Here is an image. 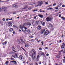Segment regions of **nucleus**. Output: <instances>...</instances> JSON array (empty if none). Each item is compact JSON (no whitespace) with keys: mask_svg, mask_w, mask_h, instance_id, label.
<instances>
[{"mask_svg":"<svg viewBox=\"0 0 65 65\" xmlns=\"http://www.w3.org/2000/svg\"><path fill=\"white\" fill-rule=\"evenodd\" d=\"M29 56L31 57H32L34 60H35L36 59V51L34 49H32L31 50V52H30L29 54Z\"/></svg>","mask_w":65,"mask_h":65,"instance_id":"obj_1","label":"nucleus"},{"mask_svg":"<svg viewBox=\"0 0 65 65\" xmlns=\"http://www.w3.org/2000/svg\"><path fill=\"white\" fill-rule=\"evenodd\" d=\"M26 27L27 26L23 25V24L22 25V26L20 25V29L24 33H25V32H26V30L28 28H27Z\"/></svg>","mask_w":65,"mask_h":65,"instance_id":"obj_2","label":"nucleus"},{"mask_svg":"<svg viewBox=\"0 0 65 65\" xmlns=\"http://www.w3.org/2000/svg\"><path fill=\"white\" fill-rule=\"evenodd\" d=\"M46 20L47 22H49L52 20V18L50 17H47L46 18Z\"/></svg>","mask_w":65,"mask_h":65,"instance_id":"obj_3","label":"nucleus"},{"mask_svg":"<svg viewBox=\"0 0 65 65\" xmlns=\"http://www.w3.org/2000/svg\"><path fill=\"white\" fill-rule=\"evenodd\" d=\"M38 2L39 6H41L43 3V2L41 1H38Z\"/></svg>","mask_w":65,"mask_h":65,"instance_id":"obj_4","label":"nucleus"},{"mask_svg":"<svg viewBox=\"0 0 65 65\" xmlns=\"http://www.w3.org/2000/svg\"><path fill=\"white\" fill-rule=\"evenodd\" d=\"M31 25V24L29 23V22H27V23H25L24 24H23V26L27 27V25L30 26Z\"/></svg>","mask_w":65,"mask_h":65,"instance_id":"obj_5","label":"nucleus"},{"mask_svg":"<svg viewBox=\"0 0 65 65\" xmlns=\"http://www.w3.org/2000/svg\"><path fill=\"white\" fill-rule=\"evenodd\" d=\"M50 33V32L48 31L47 30L44 33V35H48V34Z\"/></svg>","mask_w":65,"mask_h":65,"instance_id":"obj_6","label":"nucleus"},{"mask_svg":"<svg viewBox=\"0 0 65 65\" xmlns=\"http://www.w3.org/2000/svg\"><path fill=\"white\" fill-rule=\"evenodd\" d=\"M45 29H43L41 31V34H43L44 32H45Z\"/></svg>","mask_w":65,"mask_h":65,"instance_id":"obj_7","label":"nucleus"},{"mask_svg":"<svg viewBox=\"0 0 65 65\" xmlns=\"http://www.w3.org/2000/svg\"><path fill=\"white\" fill-rule=\"evenodd\" d=\"M8 25L9 26H12V23L11 22H10L9 23Z\"/></svg>","mask_w":65,"mask_h":65,"instance_id":"obj_8","label":"nucleus"},{"mask_svg":"<svg viewBox=\"0 0 65 65\" xmlns=\"http://www.w3.org/2000/svg\"><path fill=\"white\" fill-rule=\"evenodd\" d=\"M6 10H7V8L6 7H5L4 8V11H5V12H6Z\"/></svg>","mask_w":65,"mask_h":65,"instance_id":"obj_9","label":"nucleus"},{"mask_svg":"<svg viewBox=\"0 0 65 65\" xmlns=\"http://www.w3.org/2000/svg\"><path fill=\"white\" fill-rule=\"evenodd\" d=\"M24 44H25V46L26 47H27V46H29V45L28 44H27V43H24Z\"/></svg>","mask_w":65,"mask_h":65,"instance_id":"obj_10","label":"nucleus"},{"mask_svg":"<svg viewBox=\"0 0 65 65\" xmlns=\"http://www.w3.org/2000/svg\"><path fill=\"white\" fill-rule=\"evenodd\" d=\"M26 31L27 33H30V30L29 29H27L26 30Z\"/></svg>","mask_w":65,"mask_h":65,"instance_id":"obj_11","label":"nucleus"},{"mask_svg":"<svg viewBox=\"0 0 65 65\" xmlns=\"http://www.w3.org/2000/svg\"><path fill=\"white\" fill-rule=\"evenodd\" d=\"M38 16H39V17H40V18H42L43 17V16L42 15H38Z\"/></svg>","mask_w":65,"mask_h":65,"instance_id":"obj_12","label":"nucleus"},{"mask_svg":"<svg viewBox=\"0 0 65 65\" xmlns=\"http://www.w3.org/2000/svg\"><path fill=\"white\" fill-rule=\"evenodd\" d=\"M41 26H39L38 27V30H40L41 28Z\"/></svg>","mask_w":65,"mask_h":65,"instance_id":"obj_13","label":"nucleus"},{"mask_svg":"<svg viewBox=\"0 0 65 65\" xmlns=\"http://www.w3.org/2000/svg\"><path fill=\"white\" fill-rule=\"evenodd\" d=\"M39 21L41 23V24H42V22H43V21L41 19L39 20Z\"/></svg>","mask_w":65,"mask_h":65,"instance_id":"obj_14","label":"nucleus"},{"mask_svg":"<svg viewBox=\"0 0 65 65\" xmlns=\"http://www.w3.org/2000/svg\"><path fill=\"white\" fill-rule=\"evenodd\" d=\"M9 31L11 32H12V31H13V29L12 28H11L9 29Z\"/></svg>","mask_w":65,"mask_h":65,"instance_id":"obj_15","label":"nucleus"},{"mask_svg":"<svg viewBox=\"0 0 65 65\" xmlns=\"http://www.w3.org/2000/svg\"><path fill=\"white\" fill-rule=\"evenodd\" d=\"M7 43V42L6 41H5L4 43H2V44L3 45H5Z\"/></svg>","mask_w":65,"mask_h":65,"instance_id":"obj_16","label":"nucleus"},{"mask_svg":"<svg viewBox=\"0 0 65 65\" xmlns=\"http://www.w3.org/2000/svg\"><path fill=\"white\" fill-rule=\"evenodd\" d=\"M23 58H24L23 57V56H22L20 58V60H21V61H23L24 59H23Z\"/></svg>","mask_w":65,"mask_h":65,"instance_id":"obj_17","label":"nucleus"},{"mask_svg":"<svg viewBox=\"0 0 65 65\" xmlns=\"http://www.w3.org/2000/svg\"><path fill=\"white\" fill-rule=\"evenodd\" d=\"M53 25L51 23H49L48 26L49 27H51Z\"/></svg>","mask_w":65,"mask_h":65,"instance_id":"obj_18","label":"nucleus"},{"mask_svg":"<svg viewBox=\"0 0 65 65\" xmlns=\"http://www.w3.org/2000/svg\"><path fill=\"white\" fill-rule=\"evenodd\" d=\"M51 27V29H52V30H54V26H53L52 25Z\"/></svg>","mask_w":65,"mask_h":65,"instance_id":"obj_19","label":"nucleus"},{"mask_svg":"<svg viewBox=\"0 0 65 65\" xmlns=\"http://www.w3.org/2000/svg\"><path fill=\"white\" fill-rule=\"evenodd\" d=\"M39 55H38L37 57V61L38 60V59H39Z\"/></svg>","mask_w":65,"mask_h":65,"instance_id":"obj_20","label":"nucleus"},{"mask_svg":"<svg viewBox=\"0 0 65 65\" xmlns=\"http://www.w3.org/2000/svg\"><path fill=\"white\" fill-rule=\"evenodd\" d=\"M42 25L43 26H45V22H43Z\"/></svg>","mask_w":65,"mask_h":65,"instance_id":"obj_21","label":"nucleus"},{"mask_svg":"<svg viewBox=\"0 0 65 65\" xmlns=\"http://www.w3.org/2000/svg\"><path fill=\"white\" fill-rule=\"evenodd\" d=\"M61 18L62 20H65V17H61Z\"/></svg>","mask_w":65,"mask_h":65,"instance_id":"obj_22","label":"nucleus"},{"mask_svg":"<svg viewBox=\"0 0 65 65\" xmlns=\"http://www.w3.org/2000/svg\"><path fill=\"white\" fill-rule=\"evenodd\" d=\"M65 46H64L63 45H62L61 46V48H65Z\"/></svg>","mask_w":65,"mask_h":65,"instance_id":"obj_23","label":"nucleus"},{"mask_svg":"<svg viewBox=\"0 0 65 65\" xmlns=\"http://www.w3.org/2000/svg\"><path fill=\"white\" fill-rule=\"evenodd\" d=\"M5 64L7 65L8 64V61H7L6 63H5Z\"/></svg>","mask_w":65,"mask_h":65,"instance_id":"obj_24","label":"nucleus"},{"mask_svg":"<svg viewBox=\"0 0 65 65\" xmlns=\"http://www.w3.org/2000/svg\"><path fill=\"white\" fill-rule=\"evenodd\" d=\"M38 23H39V21H37L36 22V24H38Z\"/></svg>","mask_w":65,"mask_h":65,"instance_id":"obj_25","label":"nucleus"},{"mask_svg":"<svg viewBox=\"0 0 65 65\" xmlns=\"http://www.w3.org/2000/svg\"><path fill=\"white\" fill-rule=\"evenodd\" d=\"M28 6H25V7H24V9H27V8H28Z\"/></svg>","mask_w":65,"mask_h":65,"instance_id":"obj_26","label":"nucleus"},{"mask_svg":"<svg viewBox=\"0 0 65 65\" xmlns=\"http://www.w3.org/2000/svg\"><path fill=\"white\" fill-rule=\"evenodd\" d=\"M21 41L22 43H24V41H23V40L22 39H21Z\"/></svg>","mask_w":65,"mask_h":65,"instance_id":"obj_27","label":"nucleus"},{"mask_svg":"<svg viewBox=\"0 0 65 65\" xmlns=\"http://www.w3.org/2000/svg\"><path fill=\"white\" fill-rule=\"evenodd\" d=\"M12 62H13V63H17V62L15 61H12Z\"/></svg>","mask_w":65,"mask_h":65,"instance_id":"obj_28","label":"nucleus"},{"mask_svg":"<svg viewBox=\"0 0 65 65\" xmlns=\"http://www.w3.org/2000/svg\"><path fill=\"white\" fill-rule=\"evenodd\" d=\"M35 39L37 41H38V39H37V38L36 37L35 38Z\"/></svg>","mask_w":65,"mask_h":65,"instance_id":"obj_29","label":"nucleus"},{"mask_svg":"<svg viewBox=\"0 0 65 65\" xmlns=\"http://www.w3.org/2000/svg\"><path fill=\"white\" fill-rule=\"evenodd\" d=\"M11 60H14V59L12 58H11Z\"/></svg>","mask_w":65,"mask_h":65,"instance_id":"obj_30","label":"nucleus"},{"mask_svg":"<svg viewBox=\"0 0 65 65\" xmlns=\"http://www.w3.org/2000/svg\"><path fill=\"white\" fill-rule=\"evenodd\" d=\"M37 11V10H33V12H35V11Z\"/></svg>","mask_w":65,"mask_h":65,"instance_id":"obj_31","label":"nucleus"},{"mask_svg":"<svg viewBox=\"0 0 65 65\" xmlns=\"http://www.w3.org/2000/svg\"><path fill=\"white\" fill-rule=\"evenodd\" d=\"M35 40L33 39H32L31 40V41H32V42H33Z\"/></svg>","mask_w":65,"mask_h":65,"instance_id":"obj_32","label":"nucleus"},{"mask_svg":"<svg viewBox=\"0 0 65 65\" xmlns=\"http://www.w3.org/2000/svg\"><path fill=\"white\" fill-rule=\"evenodd\" d=\"M55 9H56L57 10H58V7H56L55 8Z\"/></svg>","mask_w":65,"mask_h":65,"instance_id":"obj_33","label":"nucleus"},{"mask_svg":"<svg viewBox=\"0 0 65 65\" xmlns=\"http://www.w3.org/2000/svg\"><path fill=\"white\" fill-rule=\"evenodd\" d=\"M39 50H40V51H41L42 50V49L41 48H39Z\"/></svg>","mask_w":65,"mask_h":65,"instance_id":"obj_34","label":"nucleus"},{"mask_svg":"<svg viewBox=\"0 0 65 65\" xmlns=\"http://www.w3.org/2000/svg\"><path fill=\"white\" fill-rule=\"evenodd\" d=\"M61 56H56V57L57 58H61Z\"/></svg>","mask_w":65,"mask_h":65,"instance_id":"obj_35","label":"nucleus"},{"mask_svg":"<svg viewBox=\"0 0 65 65\" xmlns=\"http://www.w3.org/2000/svg\"><path fill=\"white\" fill-rule=\"evenodd\" d=\"M40 12H42V11H41V9H40V11H39Z\"/></svg>","mask_w":65,"mask_h":65,"instance_id":"obj_36","label":"nucleus"},{"mask_svg":"<svg viewBox=\"0 0 65 65\" xmlns=\"http://www.w3.org/2000/svg\"><path fill=\"white\" fill-rule=\"evenodd\" d=\"M23 57L22 55H20L19 56V58H22V57Z\"/></svg>","mask_w":65,"mask_h":65,"instance_id":"obj_37","label":"nucleus"},{"mask_svg":"<svg viewBox=\"0 0 65 65\" xmlns=\"http://www.w3.org/2000/svg\"><path fill=\"white\" fill-rule=\"evenodd\" d=\"M43 42H44L42 41L41 42L42 45H43Z\"/></svg>","mask_w":65,"mask_h":65,"instance_id":"obj_38","label":"nucleus"},{"mask_svg":"<svg viewBox=\"0 0 65 65\" xmlns=\"http://www.w3.org/2000/svg\"><path fill=\"white\" fill-rule=\"evenodd\" d=\"M24 9H25L24 8H21V9L22 10Z\"/></svg>","mask_w":65,"mask_h":65,"instance_id":"obj_39","label":"nucleus"},{"mask_svg":"<svg viewBox=\"0 0 65 65\" xmlns=\"http://www.w3.org/2000/svg\"><path fill=\"white\" fill-rule=\"evenodd\" d=\"M56 5V3H55L53 4V6H55V5Z\"/></svg>","mask_w":65,"mask_h":65,"instance_id":"obj_40","label":"nucleus"},{"mask_svg":"<svg viewBox=\"0 0 65 65\" xmlns=\"http://www.w3.org/2000/svg\"><path fill=\"white\" fill-rule=\"evenodd\" d=\"M32 9V8L31 7L28 8V9H29V10H30V9Z\"/></svg>","mask_w":65,"mask_h":65,"instance_id":"obj_41","label":"nucleus"},{"mask_svg":"<svg viewBox=\"0 0 65 65\" xmlns=\"http://www.w3.org/2000/svg\"><path fill=\"white\" fill-rule=\"evenodd\" d=\"M35 65H38V64H37V63H36V62H35Z\"/></svg>","mask_w":65,"mask_h":65,"instance_id":"obj_42","label":"nucleus"},{"mask_svg":"<svg viewBox=\"0 0 65 65\" xmlns=\"http://www.w3.org/2000/svg\"><path fill=\"white\" fill-rule=\"evenodd\" d=\"M46 55L47 56H49V54L48 53L47 54H46Z\"/></svg>","mask_w":65,"mask_h":65,"instance_id":"obj_43","label":"nucleus"},{"mask_svg":"<svg viewBox=\"0 0 65 65\" xmlns=\"http://www.w3.org/2000/svg\"><path fill=\"white\" fill-rule=\"evenodd\" d=\"M1 10H2L1 9V7H0V12L1 11Z\"/></svg>","mask_w":65,"mask_h":65,"instance_id":"obj_44","label":"nucleus"},{"mask_svg":"<svg viewBox=\"0 0 65 65\" xmlns=\"http://www.w3.org/2000/svg\"><path fill=\"white\" fill-rule=\"evenodd\" d=\"M65 7V5H62V7Z\"/></svg>","mask_w":65,"mask_h":65,"instance_id":"obj_45","label":"nucleus"},{"mask_svg":"<svg viewBox=\"0 0 65 65\" xmlns=\"http://www.w3.org/2000/svg\"><path fill=\"white\" fill-rule=\"evenodd\" d=\"M41 55H42V56H43V55H44V53H42L41 54Z\"/></svg>","mask_w":65,"mask_h":65,"instance_id":"obj_46","label":"nucleus"},{"mask_svg":"<svg viewBox=\"0 0 65 65\" xmlns=\"http://www.w3.org/2000/svg\"><path fill=\"white\" fill-rule=\"evenodd\" d=\"M62 44H63V45L64 46H65V43H62Z\"/></svg>","mask_w":65,"mask_h":65,"instance_id":"obj_47","label":"nucleus"},{"mask_svg":"<svg viewBox=\"0 0 65 65\" xmlns=\"http://www.w3.org/2000/svg\"><path fill=\"white\" fill-rule=\"evenodd\" d=\"M21 48H22V49H23V50L24 51H25V49H24V48L22 47H21Z\"/></svg>","mask_w":65,"mask_h":65,"instance_id":"obj_48","label":"nucleus"},{"mask_svg":"<svg viewBox=\"0 0 65 65\" xmlns=\"http://www.w3.org/2000/svg\"><path fill=\"white\" fill-rule=\"evenodd\" d=\"M13 14H16V12H14L13 13Z\"/></svg>","mask_w":65,"mask_h":65,"instance_id":"obj_49","label":"nucleus"},{"mask_svg":"<svg viewBox=\"0 0 65 65\" xmlns=\"http://www.w3.org/2000/svg\"><path fill=\"white\" fill-rule=\"evenodd\" d=\"M42 12H45V11H42Z\"/></svg>","mask_w":65,"mask_h":65,"instance_id":"obj_50","label":"nucleus"},{"mask_svg":"<svg viewBox=\"0 0 65 65\" xmlns=\"http://www.w3.org/2000/svg\"><path fill=\"white\" fill-rule=\"evenodd\" d=\"M45 3L47 4H48V3L47 2H46Z\"/></svg>","mask_w":65,"mask_h":65,"instance_id":"obj_51","label":"nucleus"},{"mask_svg":"<svg viewBox=\"0 0 65 65\" xmlns=\"http://www.w3.org/2000/svg\"><path fill=\"white\" fill-rule=\"evenodd\" d=\"M13 27H16V26L15 25H13Z\"/></svg>","mask_w":65,"mask_h":65,"instance_id":"obj_52","label":"nucleus"},{"mask_svg":"<svg viewBox=\"0 0 65 65\" xmlns=\"http://www.w3.org/2000/svg\"><path fill=\"white\" fill-rule=\"evenodd\" d=\"M33 37V36H31L30 37V38H32Z\"/></svg>","mask_w":65,"mask_h":65,"instance_id":"obj_53","label":"nucleus"},{"mask_svg":"<svg viewBox=\"0 0 65 65\" xmlns=\"http://www.w3.org/2000/svg\"><path fill=\"white\" fill-rule=\"evenodd\" d=\"M29 60L30 61H31L32 60V59H31V58H29Z\"/></svg>","mask_w":65,"mask_h":65,"instance_id":"obj_54","label":"nucleus"},{"mask_svg":"<svg viewBox=\"0 0 65 65\" xmlns=\"http://www.w3.org/2000/svg\"><path fill=\"white\" fill-rule=\"evenodd\" d=\"M3 21H5V19H4V18H3Z\"/></svg>","mask_w":65,"mask_h":65,"instance_id":"obj_55","label":"nucleus"},{"mask_svg":"<svg viewBox=\"0 0 65 65\" xmlns=\"http://www.w3.org/2000/svg\"><path fill=\"white\" fill-rule=\"evenodd\" d=\"M9 19H6V20L7 21H8Z\"/></svg>","mask_w":65,"mask_h":65,"instance_id":"obj_56","label":"nucleus"},{"mask_svg":"<svg viewBox=\"0 0 65 65\" xmlns=\"http://www.w3.org/2000/svg\"><path fill=\"white\" fill-rule=\"evenodd\" d=\"M41 41V40H40L39 41H38V42H40Z\"/></svg>","mask_w":65,"mask_h":65,"instance_id":"obj_57","label":"nucleus"},{"mask_svg":"<svg viewBox=\"0 0 65 65\" xmlns=\"http://www.w3.org/2000/svg\"><path fill=\"white\" fill-rule=\"evenodd\" d=\"M63 63H65V60L64 59L63 60Z\"/></svg>","mask_w":65,"mask_h":65,"instance_id":"obj_58","label":"nucleus"},{"mask_svg":"<svg viewBox=\"0 0 65 65\" xmlns=\"http://www.w3.org/2000/svg\"><path fill=\"white\" fill-rule=\"evenodd\" d=\"M59 5L61 6V5H62V3H60Z\"/></svg>","mask_w":65,"mask_h":65,"instance_id":"obj_59","label":"nucleus"},{"mask_svg":"<svg viewBox=\"0 0 65 65\" xmlns=\"http://www.w3.org/2000/svg\"><path fill=\"white\" fill-rule=\"evenodd\" d=\"M15 56H16V57H18V55H17V54H15Z\"/></svg>","mask_w":65,"mask_h":65,"instance_id":"obj_60","label":"nucleus"},{"mask_svg":"<svg viewBox=\"0 0 65 65\" xmlns=\"http://www.w3.org/2000/svg\"><path fill=\"white\" fill-rule=\"evenodd\" d=\"M13 34H15V32H14V31H13Z\"/></svg>","mask_w":65,"mask_h":65,"instance_id":"obj_61","label":"nucleus"},{"mask_svg":"<svg viewBox=\"0 0 65 65\" xmlns=\"http://www.w3.org/2000/svg\"><path fill=\"white\" fill-rule=\"evenodd\" d=\"M59 17H61V14L59 15Z\"/></svg>","mask_w":65,"mask_h":65,"instance_id":"obj_62","label":"nucleus"},{"mask_svg":"<svg viewBox=\"0 0 65 65\" xmlns=\"http://www.w3.org/2000/svg\"><path fill=\"white\" fill-rule=\"evenodd\" d=\"M12 49H15V48H14V47H12Z\"/></svg>","mask_w":65,"mask_h":65,"instance_id":"obj_63","label":"nucleus"},{"mask_svg":"<svg viewBox=\"0 0 65 65\" xmlns=\"http://www.w3.org/2000/svg\"><path fill=\"white\" fill-rule=\"evenodd\" d=\"M12 20V18H11V19H9V20Z\"/></svg>","mask_w":65,"mask_h":65,"instance_id":"obj_64","label":"nucleus"}]
</instances>
